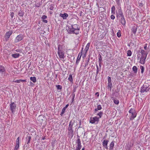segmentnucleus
I'll list each match as a JSON object with an SVG mask.
<instances>
[{"label": "nucleus", "mask_w": 150, "mask_h": 150, "mask_svg": "<svg viewBox=\"0 0 150 150\" xmlns=\"http://www.w3.org/2000/svg\"><path fill=\"white\" fill-rule=\"evenodd\" d=\"M80 28L78 25L75 24L70 26H67L66 30L69 33H74L76 35L79 33Z\"/></svg>", "instance_id": "nucleus-1"}, {"label": "nucleus", "mask_w": 150, "mask_h": 150, "mask_svg": "<svg viewBox=\"0 0 150 150\" xmlns=\"http://www.w3.org/2000/svg\"><path fill=\"white\" fill-rule=\"evenodd\" d=\"M129 112L130 114L129 119L130 120H132L135 118L137 116V113L133 109L131 108L129 111Z\"/></svg>", "instance_id": "nucleus-2"}, {"label": "nucleus", "mask_w": 150, "mask_h": 150, "mask_svg": "<svg viewBox=\"0 0 150 150\" xmlns=\"http://www.w3.org/2000/svg\"><path fill=\"white\" fill-rule=\"evenodd\" d=\"M58 54L59 58L60 59H64L65 57L64 52V51L60 48L59 46L58 47Z\"/></svg>", "instance_id": "nucleus-3"}, {"label": "nucleus", "mask_w": 150, "mask_h": 150, "mask_svg": "<svg viewBox=\"0 0 150 150\" xmlns=\"http://www.w3.org/2000/svg\"><path fill=\"white\" fill-rule=\"evenodd\" d=\"M150 89L149 86L147 84H145L141 88L140 91L142 93L147 92Z\"/></svg>", "instance_id": "nucleus-4"}, {"label": "nucleus", "mask_w": 150, "mask_h": 150, "mask_svg": "<svg viewBox=\"0 0 150 150\" xmlns=\"http://www.w3.org/2000/svg\"><path fill=\"white\" fill-rule=\"evenodd\" d=\"M99 118L97 117H91L90 120V122L91 124H97L99 121Z\"/></svg>", "instance_id": "nucleus-5"}, {"label": "nucleus", "mask_w": 150, "mask_h": 150, "mask_svg": "<svg viewBox=\"0 0 150 150\" xmlns=\"http://www.w3.org/2000/svg\"><path fill=\"white\" fill-rule=\"evenodd\" d=\"M10 107L11 111L13 113L16 110L17 107L16 104L14 102H11L10 104Z\"/></svg>", "instance_id": "nucleus-6"}, {"label": "nucleus", "mask_w": 150, "mask_h": 150, "mask_svg": "<svg viewBox=\"0 0 150 150\" xmlns=\"http://www.w3.org/2000/svg\"><path fill=\"white\" fill-rule=\"evenodd\" d=\"M109 142V141L107 140H104L102 142V145L106 149H108V144Z\"/></svg>", "instance_id": "nucleus-7"}, {"label": "nucleus", "mask_w": 150, "mask_h": 150, "mask_svg": "<svg viewBox=\"0 0 150 150\" xmlns=\"http://www.w3.org/2000/svg\"><path fill=\"white\" fill-rule=\"evenodd\" d=\"M147 56H141L140 58V63L142 64H144L145 63V59Z\"/></svg>", "instance_id": "nucleus-8"}, {"label": "nucleus", "mask_w": 150, "mask_h": 150, "mask_svg": "<svg viewBox=\"0 0 150 150\" xmlns=\"http://www.w3.org/2000/svg\"><path fill=\"white\" fill-rule=\"evenodd\" d=\"M23 38V35H18L15 39V42H18L22 40Z\"/></svg>", "instance_id": "nucleus-9"}, {"label": "nucleus", "mask_w": 150, "mask_h": 150, "mask_svg": "<svg viewBox=\"0 0 150 150\" xmlns=\"http://www.w3.org/2000/svg\"><path fill=\"white\" fill-rule=\"evenodd\" d=\"M19 137H18L16 139V144L15 146L14 149L16 150H18V149H19Z\"/></svg>", "instance_id": "nucleus-10"}, {"label": "nucleus", "mask_w": 150, "mask_h": 150, "mask_svg": "<svg viewBox=\"0 0 150 150\" xmlns=\"http://www.w3.org/2000/svg\"><path fill=\"white\" fill-rule=\"evenodd\" d=\"M74 135V130L68 131V136L70 138H72Z\"/></svg>", "instance_id": "nucleus-11"}, {"label": "nucleus", "mask_w": 150, "mask_h": 150, "mask_svg": "<svg viewBox=\"0 0 150 150\" xmlns=\"http://www.w3.org/2000/svg\"><path fill=\"white\" fill-rule=\"evenodd\" d=\"M60 16L62 17L64 19H66L68 17V15L67 13H64L63 14H60Z\"/></svg>", "instance_id": "nucleus-12"}, {"label": "nucleus", "mask_w": 150, "mask_h": 150, "mask_svg": "<svg viewBox=\"0 0 150 150\" xmlns=\"http://www.w3.org/2000/svg\"><path fill=\"white\" fill-rule=\"evenodd\" d=\"M90 45V43H88L86 45L85 48L83 52L85 53V54H86L87 51L88 50Z\"/></svg>", "instance_id": "nucleus-13"}, {"label": "nucleus", "mask_w": 150, "mask_h": 150, "mask_svg": "<svg viewBox=\"0 0 150 150\" xmlns=\"http://www.w3.org/2000/svg\"><path fill=\"white\" fill-rule=\"evenodd\" d=\"M76 143L77 144V146L81 147V142L79 138H78L76 141Z\"/></svg>", "instance_id": "nucleus-14"}, {"label": "nucleus", "mask_w": 150, "mask_h": 150, "mask_svg": "<svg viewBox=\"0 0 150 150\" xmlns=\"http://www.w3.org/2000/svg\"><path fill=\"white\" fill-rule=\"evenodd\" d=\"M120 22L121 23L124 25H125L126 21L125 20V19L124 18L123 16L122 17L121 20Z\"/></svg>", "instance_id": "nucleus-15"}, {"label": "nucleus", "mask_w": 150, "mask_h": 150, "mask_svg": "<svg viewBox=\"0 0 150 150\" xmlns=\"http://www.w3.org/2000/svg\"><path fill=\"white\" fill-rule=\"evenodd\" d=\"M12 33V32L11 31H9L8 32H7L6 34V38H8L11 35Z\"/></svg>", "instance_id": "nucleus-16"}, {"label": "nucleus", "mask_w": 150, "mask_h": 150, "mask_svg": "<svg viewBox=\"0 0 150 150\" xmlns=\"http://www.w3.org/2000/svg\"><path fill=\"white\" fill-rule=\"evenodd\" d=\"M83 47L82 48L81 52H79V54L77 58V59H78V60H80V59H81V55H82V51H83Z\"/></svg>", "instance_id": "nucleus-17"}, {"label": "nucleus", "mask_w": 150, "mask_h": 150, "mask_svg": "<svg viewBox=\"0 0 150 150\" xmlns=\"http://www.w3.org/2000/svg\"><path fill=\"white\" fill-rule=\"evenodd\" d=\"M114 142L113 141H112L111 142V143L110 145V150H112L113 147L114 146Z\"/></svg>", "instance_id": "nucleus-18"}, {"label": "nucleus", "mask_w": 150, "mask_h": 150, "mask_svg": "<svg viewBox=\"0 0 150 150\" xmlns=\"http://www.w3.org/2000/svg\"><path fill=\"white\" fill-rule=\"evenodd\" d=\"M20 56V54L18 53H16L13 54L12 55V56L15 58H18Z\"/></svg>", "instance_id": "nucleus-19"}, {"label": "nucleus", "mask_w": 150, "mask_h": 150, "mask_svg": "<svg viewBox=\"0 0 150 150\" xmlns=\"http://www.w3.org/2000/svg\"><path fill=\"white\" fill-rule=\"evenodd\" d=\"M102 109L101 106L100 105H99L97 106V108L95 109L96 112L98 110H100Z\"/></svg>", "instance_id": "nucleus-20"}, {"label": "nucleus", "mask_w": 150, "mask_h": 150, "mask_svg": "<svg viewBox=\"0 0 150 150\" xmlns=\"http://www.w3.org/2000/svg\"><path fill=\"white\" fill-rule=\"evenodd\" d=\"M141 54L142 56H147V53H146L145 52V51L144 50H141Z\"/></svg>", "instance_id": "nucleus-21"}, {"label": "nucleus", "mask_w": 150, "mask_h": 150, "mask_svg": "<svg viewBox=\"0 0 150 150\" xmlns=\"http://www.w3.org/2000/svg\"><path fill=\"white\" fill-rule=\"evenodd\" d=\"M30 79L34 83H35L36 81V79L35 77H30Z\"/></svg>", "instance_id": "nucleus-22"}, {"label": "nucleus", "mask_w": 150, "mask_h": 150, "mask_svg": "<svg viewBox=\"0 0 150 150\" xmlns=\"http://www.w3.org/2000/svg\"><path fill=\"white\" fill-rule=\"evenodd\" d=\"M112 100H113L114 103L118 105L119 104V100L116 98H113L112 99Z\"/></svg>", "instance_id": "nucleus-23"}, {"label": "nucleus", "mask_w": 150, "mask_h": 150, "mask_svg": "<svg viewBox=\"0 0 150 150\" xmlns=\"http://www.w3.org/2000/svg\"><path fill=\"white\" fill-rule=\"evenodd\" d=\"M74 124V122L72 121H71L69 123V125L68 127L72 128L73 127V126Z\"/></svg>", "instance_id": "nucleus-24"}, {"label": "nucleus", "mask_w": 150, "mask_h": 150, "mask_svg": "<svg viewBox=\"0 0 150 150\" xmlns=\"http://www.w3.org/2000/svg\"><path fill=\"white\" fill-rule=\"evenodd\" d=\"M133 71L135 73H136L137 72V68L136 66H134L132 68Z\"/></svg>", "instance_id": "nucleus-25"}, {"label": "nucleus", "mask_w": 150, "mask_h": 150, "mask_svg": "<svg viewBox=\"0 0 150 150\" xmlns=\"http://www.w3.org/2000/svg\"><path fill=\"white\" fill-rule=\"evenodd\" d=\"M4 71L5 69L4 67L1 65H0V71L1 72H4Z\"/></svg>", "instance_id": "nucleus-26"}, {"label": "nucleus", "mask_w": 150, "mask_h": 150, "mask_svg": "<svg viewBox=\"0 0 150 150\" xmlns=\"http://www.w3.org/2000/svg\"><path fill=\"white\" fill-rule=\"evenodd\" d=\"M115 8L114 6H112L111 8V13L113 14L115 13Z\"/></svg>", "instance_id": "nucleus-27"}, {"label": "nucleus", "mask_w": 150, "mask_h": 150, "mask_svg": "<svg viewBox=\"0 0 150 150\" xmlns=\"http://www.w3.org/2000/svg\"><path fill=\"white\" fill-rule=\"evenodd\" d=\"M118 16L119 17H122V13L120 10H119Z\"/></svg>", "instance_id": "nucleus-28"}, {"label": "nucleus", "mask_w": 150, "mask_h": 150, "mask_svg": "<svg viewBox=\"0 0 150 150\" xmlns=\"http://www.w3.org/2000/svg\"><path fill=\"white\" fill-rule=\"evenodd\" d=\"M68 79L70 82H72L73 78L72 75L71 74L69 75Z\"/></svg>", "instance_id": "nucleus-29"}, {"label": "nucleus", "mask_w": 150, "mask_h": 150, "mask_svg": "<svg viewBox=\"0 0 150 150\" xmlns=\"http://www.w3.org/2000/svg\"><path fill=\"white\" fill-rule=\"evenodd\" d=\"M117 36L118 37L120 38L121 36V31L120 30H119L117 34Z\"/></svg>", "instance_id": "nucleus-30"}, {"label": "nucleus", "mask_w": 150, "mask_h": 150, "mask_svg": "<svg viewBox=\"0 0 150 150\" xmlns=\"http://www.w3.org/2000/svg\"><path fill=\"white\" fill-rule=\"evenodd\" d=\"M132 31L134 34H135L137 32V28H133L132 29Z\"/></svg>", "instance_id": "nucleus-31"}, {"label": "nucleus", "mask_w": 150, "mask_h": 150, "mask_svg": "<svg viewBox=\"0 0 150 150\" xmlns=\"http://www.w3.org/2000/svg\"><path fill=\"white\" fill-rule=\"evenodd\" d=\"M132 52L130 50H128L127 51V56H131L132 55Z\"/></svg>", "instance_id": "nucleus-32"}, {"label": "nucleus", "mask_w": 150, "mask_h": 150, "mask_svg": "<svg viewBox=\"0 0 150 150\" xmlns=\"http://www.w3.org/2000/svg\"><path fill=\"white\" fill-rule=\"evenodd\" d=\"M140 69H141V72L142 73H143L144 72V68L142 66H140Z\"/></svg>", "instance_id": "nucleus-33"}, {"label": "nucleus", "mask_w": 150, "mask_h": 150, "mask_svg": "<svg viewBox=\"0 0 150 150\" xmlns=\"http://www.w3.org/2000/svg\"><path fill=\"white\" fill-rule=\"evenodd\" d=\"M65 110H66L65 108H63L62 109V112H61V114H60V115L61 116H62V115L64 113Z\"/></svg>", "instance_id": "nucleus-34"}, {"label": "nucleus", "mask_w": 150, "mask_h": 150, "mask_svg": "<svg viewBox=\"0 0 150 150\" xmlns=\"http://www.w3.org/2000/svg\"><path fill=\"white\" fill-rule=\"evenodd\" d=\"M56 87L58 89L61 90L62 88V86L60 85H57Z\"/></svg>", "instance_id": "nucleus-35"}, {"label": "nucleus", "mask_w": 150, "mask_h": 150, "mask_svg": "<svg viewBox=\"0 0 150 150\" xmlns=\"http://www.w3.org/2000/svg\"><path fill=\"white\" fill-rule=\"evenodd\" d=\"M103 112H99L98 114L97 115L99 116V118H101Z\"/></svg>", "instance_id": "nucleus-36"}, {"label": "nucleus", "mask_w": 150, "mask_h": 150, "mask_svg": "<svg viewBox=\"0 0 150 150\" xmlns=\"http://www.w3.org/2000/svg\"><path fill=\"white\" fill-rule=\"evenodd\" d=\"M18 14V15L21 16H22L23 15V13L22 11H20Z\"/></svg>", "instance_id": "nucleus-37"}, {"label": "nucleus", "mask_w": 150, "mask_h": 150, "mask_svg": "<svg viewBox=\"0 0 150 150\" xmlns=\"http://www.w3.org/2000/svg\"><path fill=\"white\" fill-rule=\"evenodd\" d=\"M15 51L17 52H22V49H18L15 50Z\"/></svg>", "instance_id": "nucleus-38"}, {"label": "nucleus", "mask_w": 150, "mask_h": 150, "mask_svg": "<svg viewBox=\"0 0 150 150\" xmlns=\"http://www.w3.org/2000/svg\"><path fill=\"white\" fill-rule=\"evenodd\" d=\"M116 2L119 5L120 4V2L121 1V0H115Z\"/></svg>", "instance_id": "nucleus-39"}, {"label": "nucleus", "mask_w": 150, "mask_h": 150, "mask_svg": "<svg viewBox=\"0 0 150 150\" xmlns=\"http://www.w3.org/2000/svg\"><path fill=\"white\" fill-rule=\"evenodd\" d=\"M27 139V140H28V141L27 143V144H28L30 142V140L31 139V137H28Z\"/></svg>", "instance_id": "nucleus-40"}, {"label": "nucleus", "mask_w": 150, "mask_h": 150, "mask_svg": "<svg viewBox=\"0 0 150 150\" xmlns=\"http://www.w3.org/2000/svg\"><path fill=\"white\" fill-rule=\"evenodd\" d=\"M14 82L16 83H20L21 82L20 79H17L14 81Z\"/></svg>", "instance_id": "nucleus-41"}, {"label": "nucleus", "mask_w": 150, "mask_h": 150, "mask_svg": "<svg viewBox=\"0 0 150 150\" xmlns=\"http://www.w3.org/2000/svg\"><path fill=\"white\" fill-rule=\"evenodd\" d=\"M108 81V86L109 87H110V88H111V85H112V84H111V83L110 82V81Z\"/></svg>", "instance_id": "nucleus-42"}, {"label": "nucleus", "mask_w": 150, "mask_h": 150, "mask_svg": "<svg viewBox=\"0 0 150 150\" xmlns=\"http://www.w3.org/2000/svg\"><path fill=\"white\" fill-rule=\"evenodd\" d=\"M47 18V16L45 15H43L42 17V20L45 19Z\"/></svg>", "instance_id": "nucleus-43"}, {"label": "nucleus", "mask_w": 150, "mask_h": 150, "mask_svg": "<svg viewBox=\"0 0 150 150\" xmlns=\"http://www.w3.org/2000/svg\"><path fill=\"white\" fill-rule=\"evenodd\" d=\"M96 74H97L99 72V69H98V67L97 65H96Z\"/></svg>", "instance_id": "nucleus-44"}, {"label": "nucleus", "mask_w": 150, "mask_h": 150, "mask_svg": "<svg viewBox=\"0 0 150 150\" xmlns=\"http://www.w3.org/2000/svg\"><path fill=\"white\" fill-rule=\"evenodd\" d=\"M110 18L111 19L113 20L115 18V16L113 15H112L110 16Z\"/></svg>", "instance_id": "nucleus-45"}, {"label": "nucleus", "mask_w": 150, "mask_h": 150, "mask_svg": "<svg viewBox=\"0 0 150 150\" xmlns=\"http://www.w3.org/2000/svg\"><path fill=\"white\" fill-rule=\"evenodd\" d=\"M144 49L145 50H147V44H146L144 46Z\"/></svg>", "instance_id": "nucleus-46"}, {"label": "nucleus", "mask_w": 150, "mask_h": 150, "mask_svg": "<svg viewBox=\"0 0 150 150\" xmlns=\"http://www.w3.org/2000/svg\"><path fill=\"white\" fill-rule=\"evenodd\" d=\"M81 147L77 146L76 149V150H80Z\"/></svg>", "instance_id": "nucleus-47"}, {"label": "nucleus", "mask_w": 150, "mask_h": 150, "mask_svg": "<svg viewBox=\"0 0 150 150\" xmlns=\"http://www.w3.org/2000/svg\"><path fill=\"white\" fill-rule=\"evenodd\" d=\"M73 130L72 128L68 127V131Z\"/></svg>", "instance_id": "nucleus-48"}, {"label": "nucleus", "mask_w": 150, "mask_h": 150, "mask_svg": "<svg viewBox=\"0 0 150 150\" xmlns=\"http://www.w3.org/2000/svg\"><path fill=\"white\" fill-rule=\"evenodd\" d=\"M42 21L43 22H44L45 23H46L47 22V20H45V19L43 20Z\"/></svg>", "instance_id": "nucleus-49"}, {"label": "nucleus", "mask_w": 150, "mask_h": 150, "mask_svg": "<svg viewBox=\"0 0 150 150\" xmlns=\"http://www.w3.org/2000/svg\"><path fill=\"white\" fill-rule=\"evenodd\" d=\"M21 82H25L26 81L25 80H22V79H20Z\"/></svg>", "instance_id": "nucleus-50"}, {"label": "nucleus", "mask_w": 150, "mask_h": 150, "mask_svg": "<svg viewBox=\"0 0 150 150\" xmlns=\"http://www.w3.org/2000/svg\"><path fill=\"white\" fill-rule=\"evenodd\" d=\"M95 95H96L97 97H98L99 96V94L98 92H96L95 93Z\"/></svg>", "instance_id": "nucleus-51"}, {"label": "nucleus", "mask_w": 150, "mask_h": 150, "mask_svg": "<svg viewBox=\"0 0 150 150\" xmlns=\"http://www.w3.org/2000/svg\"><path fill=\"white\" fill-rule=\"evenodd\" d=\"M88 64V62H87L85 63V67H86L87 66Z\"/></svg>", "instance_id": "nucleus-52"}, {"label": "nucleus", "mask_w": 150, "mask_h": 150, "mask_svg": "<svg viewBox=\"0 0 150 150\" xmlns=\"http://www.w3.org/2000/svg\"><path fill=\"white\" fill-rule=\"evenodd\" d=\"M11 18H13V13H11Z\"/></svg>", "instance_id": "nucleus-53"}, {"label": "nucleus", "mask_w": 150, "mask_h": 150, "mask_svg": "<svg viewBox=\"0 0 150 150\" xmlns=\"http://www.w3.org/2000/svg\"><path fill=\"white\" fill-rule=\"evenodd\" d=\"M80 60H78V59H77L76 64H78L79 63V62Z\"/></svg>", "instance_id": "nucleus-54"}, {"label": "nucleus", "mask_w": 150, "mask_h": 150, "mask_svg": "<svg viewBox=\"0 0 150 150\" xmlns=\"http://www.w3.org/2000/svg\"><path fill=\"white\" fill-rule=\"evenodd\" d=\"M53 8V6H51L50 8V9L51 10H52Z\"/></svg>", "instance_id": "nucleus-55"}, {"label": "nucleus", "mask_w": 150, "mask_h": 150, "mask_svg": "<svg viewBox=\"0 0 150 150\" xmlns=\"http://www.w3.org/2000/svg\"><path fill=\"white\" fill-rule=\"evenodd\" d=\"M73 98H72V100H73L74 99V96H75V94H73Z\"/></svg>", "instance_id": "nucleus-56"}, {"label": "nucleus", "mask_w": 150, "mask_h": 150, "mask_svg": "<svg viewBox=\"0 0 150 150\" xmlns=\"http://www.w3.org/2000/svg\"><path fill=\"white\" fill-rule=\"evenodd\" d=\"M68 106H69V105L68 104H67V105H66L65 107H64V108H65V109H66V108H67L68 107Z\"/></svg>", "instance_id": "nucleus-57"}, {"label": "nucleus", "mask_w": 150, "mask_h": 150, "mask_svg": "<svg viewBox=\"0 0 150 150\" xmlns=\"http://www.w3.org/2000/svg\"><path fill=\"white\" fill-rule=\"evenodd\" d=\"M126 150H130V148L129 147H127L126 148Z\"/></svg>", "instance_id": "nucleus-58"}, {"label": "nucleus", "mask_w": 150, "mask_h": 150, "mask_svg": "<svg viewBox=\"0 0 150 150\" xmlns=\"http://www.w3.org/2000/svg\"><path fill=\"white\" fill-rule=\"evenodd\" d=\"M102 59L101 58V57L99 59V60L101 61L102 60Z\"/></svg>", "instance_id": "nucleus-59"}, {"label": "nucleus", "mask_w": 150, "mask_h": 150, "mask_svg": "<svg viewBox=\"0 0 150 150\" xmlns=\"http://www.w3.org/2000/svg\"><path fill=\"white\" fill-rule=\"evenodd\" d=\"M85 149L84 148H83L82 149H81V150H84Z\"/></svg>", "instance_id": "nucleus-60"}, {"label": "nucleus", "mask_w": 150, "mask_h": 150, "mask_svg": "<svg viewBox=\"0 0 150 150\" xmlns=\"http://www.w3.org/2000/svg\"><path fill=\"white\" fill-rule=\"evenodd\" d=\"M109 77L108 81H109V80H110V77Z\"/></svg>", "instance_id": "nucleus-61"}, {"label": "nucleus", "mask_w": 150, "mask_h": 150, "mask_svg": "<svg viewBox=\"0 0 150 150\" xmlns=\"http://www.w3.org/2000/svg\"><path fill=\"white\" fill-rule=\"evenodd\" d=\"M99 66H100V67H101V64H100V63H99Z\"/></svg>", "instance_id": "nucleus-62"}, {"label": "nucleus", "mask_w": 150, "mask_h": 150, "mask_svg": "<svg viewBox=\"0 0 150 150\" xmlns=\"http://www.w3.org/2000/svg\"><path fill=\"white\" fill-rule=\"evenodd\" d=\"M45 139V138H42V139H43V140H44V139Z\"/></svg>", "instance_id": "nucleus-63"}]
</instances>
